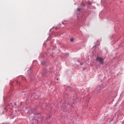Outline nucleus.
<instances>
[{"label": "nucleus", "mask_w": 124, "mask_h": 124, "mask_svg": "<svg viewBox=\"0 0 124 124\" xmlns=\"http://www.w3.org/2000/svg\"><path fill=\"white\" fill-rule=\"evenodd\" d=\"M96 43L98 44L97 45H99V42H97Z\"/></svg>", "instance_id": "4"}, {"label": "nucleus", "mask_w": 124, "mask_h": 124, "mask_svg": "<svg viewBox=\"0 0 124 124\" xmlns=\"http://www.w3.org/2000/svg\"><path fill=\"white\" fill-rule=\"evenodd\" d=\"M70 40L71 42H73V39H71Z\"/></svg>", "instance_id": "2"}, {"label": "nucleus", "mask_w": 124, "mask_h": 124, "mask_svg": "<svg viewBox=\"0 0 124 124\" xmlns=\"http://www.w3.org/2000/svg\"><path fill=\"white\" fill-rule=\"evenodd\" d=\"M78 11H80V10H81V8H78Z\"/></svg>", "instance_id": "3"}, {"label": "nucleus", "mask_w": 124, "mask_h": 124, "mask_svg": "<svg viewBox=\"0 0 124 124\" xmlns=\"http://www.w3.org/2000/svg\"><path fill=\"white\" fill-rule=\"evenodd\" d=\"M95 61H98L101 64H103L104 63V59L101 57L98 56L96 58Z\"/></svg>", "instance_id": "1"}]
</instances>
